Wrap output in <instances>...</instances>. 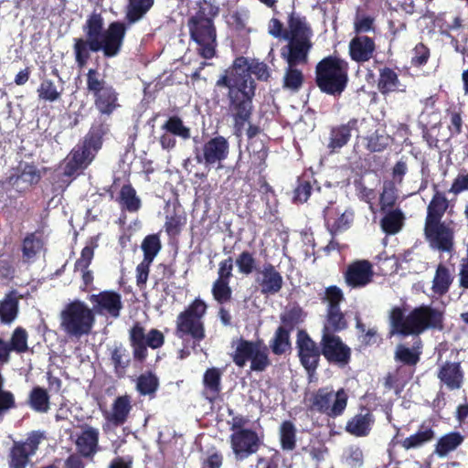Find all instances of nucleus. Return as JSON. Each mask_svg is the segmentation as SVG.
I'll return each instance as SVG.
<instances>
[{
	"mask_svg": "<svg viewBox=\"0 0 468 468\" xmlns=\"http://www.w3.org/2000/svg\"><path fill=\"white\" fill-rule=\"evenodd\" d=\"M453 280L454 276L450 268L443 263H439L432 280V292L439 296L445 295L449 292Z\"/></svg>",
	"mask_w": 468,
	"mask_h": 468,
	"instance_id": "a19ab883",
	"label": "nucleus"
},
{
	"mask_svg": "<svg viewBox=\"0 0 468 468\" xmlns=\"http://www.w3.org/2000/svg\"><path fill=\"white\" fill-rule=\"evenodd\" d=\"M296 427L291 420H283L279 428V440L282 450L293 451L296 448Z\"/></svg>",
	"mask_w": 468,
	"mask_h": 468,
	"instance_id": "8fccbe9b",
	"label": "nucleus"
},
{
	"mask_svg": "<svg viewBox=\"0 0 468 468\" xmlns=\"http://www.w3.org/2000/svg\"><path fill=\"white\" fill-rule=\"evenodd\" d=\"M287 24L288 28H284L280 19L272 17L268 26V32L271 36L287 40V44L282 48L281 52H290L295 47L297 48L313 47V29L305 16L292 12L288 16Z\"/></svg>",
	"mask_w": 468,
	"mask_h": 468,
	"instance_id": "423d86ee",
	"label": "nucleus"
},
{
	"mask_svg": "<svg viewBox=\"0 0 468 468\" xmlns=\"http://www.w3.org/2000/svg\"><path fill=\"white\" fill-rule=\"evenodd\" d=\"M314 183H316V180L312 176L307 174H303L300 176L297 179V184L293 190V203L303 204L306 202L312 194Z\"/></svg>",
	"mask_w": 468,
	"mask_h": 468,
	"instance_id": "3c124183",
	"label": "nucleus"
},
{
	"mask_svg": "<svg viewBox=\"0 0 468 468\" xmlns=\"http://www.w3.org/2000/svg\"><path fill=\"white\" fill-rule=\"evenodd\" d=\"M256 282L264 295H275L283 286V278L270 262L264 263L261 269L257 270Z\"/></svg>",
	"mask_w": 468,
	"mask_h": 468,
	"instance_id": "a878e982",
	"label": "nucleus"
},
{
	"mask_svg": "<svg viewBox=\"0 0 468 468\" xmlns=\"http://www.w3.org/2000/svg\"><path fill=\"white\" fill-rule=\"evenodd\" d=\"M94 323L93 311L80 300L70 302L60 313V327L69 337L90 335Z\"/></svg>",
	"mask_w": 468,
	"mask_h": 468,
	"instance_id": "1a4fd4ad",
	"label": "nucleus"
},
{
	"mask_svg": "<svg viewBox=\"0 0 468 468\" xmlns=\"http://www.w3.org/2000/svg\"><path fill=\"white\" fill-rule=\"evenodd\" d=\"M84 37L73 38L72 52L79 69L87 67L91 53L101 51L105 58L119 55L123 45L127 27L123 22H112L104 29V19L101 13L92 12L81 27Z\"/></svg>",
	"mask_w": 468,
	"mask_h": 468,
	"instance_id": "7ed1b4c3",
	"label": "nucleus"
},
{
	"mask_svg": "<svg viewBox=\"0 0 468 468\" xmlns=\"http://www.w3.org/2000/svg\"><path fill=\"white\" fill-rule=\"evenodd\" d=\"M247 151L250 154V166L249 170H251L254 174H261L267 167L266 159L269 154V147L267 142L254 141L248 144Z\"/></svg>",
	"mask_w": 468,
	"mask_h": 468,
	"instance_id": "72a5a7b5",
	"label": "nucleus"
},
{
	"mask_svg": "<svg viewBox=\"0 0 468 468\" xmlns=\"http://www.w3.org/2000/svg\"><path fill=\"white\" fill-rule=\"evenodd\" d=\"M398 200V189L394 181H385L379 195V207L381 212L394 209Z\"/></svg>",
	"mask_w": 468,
	"mask_h": 468,
	"instance_id": "864d4df0",
	"label": "nucleus"
},
{
	"mask_svg": "<svg viewBox=\"0 0 468 468\" xmlns=\"http://www.w3.org/2000/svg\"><path fill=\"white\" fill-rule=\"evenodd\" d=\"M205 398L214 402L221 392V371L218 367L207 368L203 376Z\"/></svg>",
	"mask_w": 468,
	"mask_h": 468,
	"instance_id": "4c0bfd02",
	"label": "nucleus"
},
{
	"mask_svg": "<svg viewBox=\"0 0 468 468\" xmlns=\"http://www.w3.org/2000/svg\"><path fill=\"white\" fill-rule=\"evenodd\" d=\"M154 0H128L125 7V20L129 25L142 20L153 7Z\"/></svg>",
	"mask_w": 468,
	"mask_h": 468,
	"instance_id": "79ce46f5",
	"label": "nucleus"
},
{
	"mask_svg": "<svg viewBox=\"0 0 468 468\" xmlns=\"http://www.w3.org/2000/svg\"><path fill=\"white\" fill-rule=\"evenodd\" d=\"M133 410V399L129 394L121 395L115 398L111 410L103 412L106 423L102 429L106 431V426L120 427L127 422Z\"/></svg>",
	"mask_w": 468,
	"mask_h": 468,
	"instance_id": "b1692460",
	"label": "nucleus"
},
{
	"mask_svg": "<svg viewBox=\"0 0 468 468\" xmlns=\"http://www.w3.org/2000/svg\"><path fill=\"white\" fill-rule=\"evenodd\" d=\"M41 177L40 170L33 162L20 161L16 167L11 169L10 175L6 179L7 185L12 186L18 192L22 193L37 185Z\"/></svg>",
	"mask_w": 468,
	"mask_h": 468,
	"instance_id": "aec40b11",
	"label": "nucleus"
},
{
	"mask_svg": "<svg viewBox=\"0 0 468 468\" xmlns=\"http://www.w3.org/2000/svg\"><path fill=\"white\" fill-rule=\"evenodd\" d=\"M85 83L86 92L92 97L93 105L100 115L64 160L63 176L72 179L82 174L95 159L102 147L103 137L110 132L107 118L121 107L119 92L98 69H88Z\"/></svg>",
	"mask_w": 468,
	"mask_h": 468,
	"instance_id": "f257e3e1",
	"label": "nucleus"
},
{
	"mask_svg": "<svg viewBox=\"0 0 468 468\" xmlns=\"http://www.w3.org/2000/svg\"><path fill=\"white\" fill-rule=\"evenodd\" d=\"M164 133L159 137V144L164 150H172L176 145V137L187 140L191 136L190 128L184 124L183 120L177 116H170L162 125Z\"/></svg>",
	"mask_w": 468,
	"mask_h": 468,
	"instance_id": "5701e85b",
	"label": "nucleus"
},
{
	"mask_svg": "<svg viewBox=\"0 0 468 468\" xmlns=\"http://www.w3.org/2000/svg\"><path fill=\"white\" fill-rule=\"evenodd\" d=\"M231 357L233 363L239 367H243L248 361H250V367L254 372H263L271 364L269 349L262 339L250 341L239 338Z\"/></svg>",
	"mask_w": 468,
	"mask_h": 468,
	"instance_id": "9d476101",
	"label": "nucleus"
},
{
	"mask_svg": "<svg viewBox=\"0 0 468 468\" xmlns=\"http://www.w3.org/2000/svg\"><path fill=\"white\" fill-rule=\"evenodd\" d=\"M99 440L100 431L97 428L88 424L82 426L81 432L75 441L77 453L86 459L92 460L101 450Z\"/></svg>",
	"mask_w": 468,
	"mask_h": 468,
	"instance_id": "c85d7f7f",
	"label": "nucleus"
},
{
	"mask_svg": "<svg viewBox=\"0 0 468 468\" xmlns=\"http://www.w3.org/2000/svg\"><path fill=\"white\" fill-rule=\"evenodd\" d=\"M366 140V148L371 153L383 152L390 144V137L387 134L379 133L378 131L367 136Z\"/></svg>",
	"mask_w": 468,
	"mask_h": 468,
	"instance_id": "bf43d9fd",
	"label": "nucleus"
},
{
	"mask_svg": "<svg viewBox=\"0 0 468 468\" xmlns=\"http://www.w3.org/2000/svg\"><path fill=\"white\" fill-rule=\"evenodd\" d=\"M207 309V303L202 299L196 298L176 316L175 335L183 342H191L193 350L206 338L203 318Z\"/></svg>",
	"mask_w": 468,
	"mask_h": 468,
	"instance_id": "6e6552de",
	"label": "nucleus"
},
{
	"mask_svg": "<svg viewBox=\"0 0 468 468\" xmlns=\"http://www.w3.org/2000/svg\"><path fill=\"white\" fill-rule=\"evenodd\" d=\"M142 250L145 261H154L156 255L162 249V244L158 234L147 235L142 242Z\"/></svg>",
	"mask_w": 468,
	"mask_h": 468,
	"instance_id": "4d7b16f0",
	"label": "nucleus"
},
{
	"mask_svg": "<svg viewBox=\"0 0 468 468\" xmlns=\"http://www.w3.org/2000/svg\"><path fill=\"white\" fill-rule=\"evenodd\" d=\"M374 270L367 260H356L347 265L343 272L345 283L350 289H362L373 282Z\"/></svg>",
	"mask_w": 468,
	"mask_h": 468,
	"instance_id": "412c9836",
	"label": "nucleus"
},
{
	"mask_svg": "<svg viewBox=\"0 0 468 468\" xmlns=\"http://www.w3.org/2000/svg\"><path fill=\"white\" fill-rule=\"evenodd\" d=\"M389 335H417L432 329L441 331L444 328V312L431 305L415 307L405 317L403 310L393 307L389 314Z\"/></svg>",
	"mask_w": 468,
	"mask_h": 468,
	"instance_id": "20e7f679",
	"label": "nucleus"
},
{
	"mask_svg": "<svg viewBox=\"0 0 468 468\" xmlns=\"http://www.w3.org/2000/svg\"><path fill=\"white\" fill-rule=\"evenodd\" d=\"M322 353L329 364L346 367L351 361L352 350L339 335L322 333L320 341Z\"/></svg>",
	"mask_w": 468,
	"mask_h": 468,
	"instance_id": "a211bd4d",
	"label": "nucleus"
},
{
	"mask_svg": "<svg viewBox=\"0 0 468 468\" xmlns=\"http://www.w3.org/2000/svg\"><path fill=\"white\" fill-rule=\"evenodd\" d=\"M46 439V432L37 430L28 432L24 440L13 441L6 455L8 468H27Z\"/></svg>",
	"mask_w": 468,
	"mask_h": 468,
	"instance_id": "9b49d317",
	"label": "nucleus"
},
{
	"mask_svg": "<svg viewBox=\"0 0 468 468\" xmlns=\"http://www.w3.org/2000/svg\"><path fill=\"white\" fill-rule=\"evenodd\" d=\"M296 348L301 365L309 374H314L323 355L322 346L313 340L305 330L301 329L297 333Z\"/></svg>",
	"mask_w": 468,
	"mask_h": 468,
	"instance_id": "f3484780",
	"label": "nucleus"
},
{
	"mask_svg": "<svg viewBox=\"0 0 468 468\" xmlns=\"http://www.w3.org/2000/svg\"><path fill=\"white\" fill-rule=\"evenodd\" d=\"M424 237L432 250L451 253L454 250L455 229L452 220L424 222Z\"/></svg>",
	"mask_w": 468,
	"mask_h": 468,
	"instance_id": "2eb2a0df",
	"label": "nucleus"
},
{
	"mask_svg": "<svg viewBox=\"0 0 468 468\" xmlns=\"http://www.w3.org/2000/svg\"><path fill=\"white\" fill-rule=\"evenodd\" d=\"M321 301L327 303L326 309L340 308V303L345 301V295L338 286L330 285L325 288Z\"/></svg>",
	"mask_w": 468,
	"mask_h": 468,
	"instance_id": "052dcab7",
	"label": "nucleus"
},
{
	"mask_svg": "<svg viewBox=\"0 0 468 468\" xmlns=\"http://www.w3.org/2000/svg\"><path fill=\"white\" fill-rule=\"evenodd\" d=\"M464 437L459 431H452L441 436L435 444L434 453L443 458L455 451L463 442Z\"/></svg>",
	"mask_w": 468,
	"mask_h": 468,
	"instance_id": "c03bdc74",
	"label": "nucleus"
},
{
	"mask_svg": "<svg viewBox=\"0 0 468 468\" xmlns=\"http://www.w3.org/2000/svg\"><path fill=\"white\" fill-rule=\"evenodd\" d=\"M324 218L327 230L332 236L350 228L354 214L350 211L340 212L333 204L324 209Z\"/></svg>",
	"mask_w": 468,
	"mask_h": 468,
	"instance_id": "7c9ffc66",
	"label": "nucleus"
},
{
	"mask_svg": "<svg viewBox=\"0 0 468 468\" xmlns=\"http://www.w3.org/2000/svg\"><path fill=\"white\" fill-rule=\"evenodd\" d=\"M229 443L235 460L243 462L260 450L262 438L253 429L239 431L229 435Z\"/></svg>",
	"mask_w": 468,
	"mask_h": 468,
	"instance_id": "6ab92c4d",
	"label": "nucleus"
},
{
	"mask_svg": "<svg viewBox=\"0 0 468 468\" xmlns=\"http://www.w3.org/2000/svg\"><path fill=\"white\" fill-rule=\"evenodd\" d=\"M50 398L48 391L41 387H34L28 396L29 407L39 413H46L50 408Z\"/></svg>",
	"mask_w": 468,
	"mask_h": 468,
	"instance_id": "09e8293b",
	"label": "nucleus"
},
{
	"mask_svg": "<svg viewBox=\"0 0 468 468\" xmlns=\"http://www.w3.org/2000/svg\"><path fill=\"white\" fill-rule=\"evenodd\" d=\"M375 422L374 415L371 411L362 407L360 411L347 420L346 424V431L356 437H366L371 430Z\"/></svg>",
	"mask_w": 468,
	"mask_h": 468,
	"instance_id": "2f4dec72",
	"label": "nucleus"
},
{
	"mask_svg": "<svg viewBox=\"0 0 468 468\" xmlns=\"http://www.w3.org/2000/svg\"><path fill=\"white\" fill-rule=\"evenodd\" d=\"M430 58V49L423 43H418L413 48V57L411 58V65L414 67H421L425 65Z\"/></svg>",
	"mask_w": 468,
	"mask_h": 468,
	"instance_id": "338daca9",
	"label": "nucleus"
},
{
	"mask_svg": "<svg viewBox=\"0 0 468 468\" xmlns=\"http://www.w3.org/2000/svg\"><path fill=\"white\" fill-rule=\"evenodd\" d=\"M434 439V430L430 425L422 423L415 433L399 441V444L406 451L416 450L431 442Z\"/></svg>",
	"mask_w": 468,
	"mask_h": 468,
	"instance_id": "e433bc0d",
	"label": "nucleus"
},
{
	"mask_svg": "<svg viewBox=\"0 0 468 468\" xmlns=\"http://www.w3.org/2000/svg\"><path fill=\"white\" fill-rule=\"evenodd\" d=\"M45 245L42 232L36 230L27 233L22 240L21 251L23 261L29 263L33 261Z\"/></svg>",
	"mask_w": 468,
	"mask_h": 468,
	"instance_id": "c9c22d12",
	"label": "nucleus"
},
{
	"mask_svg": "<svg viewBox=\"0 0 468 468\" xmlns=\"http://www.w3.org/2000/svg\"><path fill=\"white\" fill-rule=\"evenodd\" d=\"M270 348L276 356H282L292 350L291 332L278 326L270 341Z\"/></svg>",
	"mask_w": 468,
	"mask_h": 468,
	"instance_id": "de8ad7c7",
	"label": "nucleus"
},
{
	"mask_svg": "<svg viewBox=\"0 0 468 468\" xmlns=\"http://www.w3.org/2000/svg\"><path fill=\"white\" fill-rule=\"evenodd\" d=\"M116 201L122 211L136 213L142 207V200L138 197L135 188L130 183L121 187Z\"/></svg>",
	"mask_w": 468,
	"mask_h": 468,
	"instance_id": "58836bf2",
	"label": "nucleus"
},
{
	"mask_svg": "<svg viewBox=\"0 0 468 468\" xmlns=\"http://www.w3.org/2000/svg\"><path fill=\"white\" fill-rule=\"evenodd\" d=\"M229 153V141L224 136L218 135L205 142L201 151L197 148L195 149V159L207 167L218 165V168H220L221 163L227 159Z\"/></svg>",
	"mask_w": 468,
	"mask_h": 468,
	"instance_id": "dca6fc26",
	"label": "nucleus"
},
{
	"mask_svg": "<svg viewBox=\"0 0 468 468\" xmlns=\"http://www.w3.org/2000/svg\"><path fill=\"white\" fill-rule=\"evenodd\" d=\"M129 341L133 349V359L143 363L148 356L147 347L157 349L165 344L164 334L155 328L145 334V328L139 322H135L129 330Z\"/></svg>",
	"mask_w": 468,
	"mask_h": 468,
	"instance_id": "ddd939ff",
	"label": "nucleus"
},
{
	"mask_svg": "<svg viewBox=\"0 0 468 468\" xmlns=\"http://www.w3.org/2000/svg\"><path fill=\"white\" fill-rule=\"evenodd\" d=\"M436 376L441 388L445 386L449 390H457L463 385L464 371L461 362L445 361L438 367Z\"/></svg>",
	"mask_w": 468,
	"mask_h": 468,
	"instance_id": "bb28decb",
	"label": "nucleus"
},
{
	"mask_svg": "<svg viewBox=\"0 0 468 468\" xmlns=\"http://www.w3.org/2000/svg\"><path fill=\"white\" fill-rule=\"evenodd\" d=\"M385 216L380 220V227L387 235H395L399 233L405 220V216L400 208L389 209L384 212Z\"/></svg>",
	"mask_w": 468,
	"mask_h": 468,
	"instance_id": "a18cd8bd",
	"label": "nucleus"
},
{
	"mask_svg": "<svg viewBox=\"0 0 468 468\" xmlns=\"http://www.w3.org/2000/svg\"><path fill=\"white\" fill-rule=\"evenodd\" d=\"M434 194L427 206L424 222L442 221V218L449 208L450 202L445 194L433 185Z\"/></svg>",
	"mask_w": 468,
	"mask_h": 468,
	"instance_id": "f704fd0d",
	"label": "nucleus"
},
{
	"mask_svg": "<svg viewBox=\"0 0 468 468\" xmlns=\"http://www.w3.org/2000/svg\"><path fill=\"white\" fill-rule=\"evenodd\" d=\"M90 301L93 305L91 310L94 314H108L112 318H118L123 307L121 294L111 290L91 294Z\"/></svg>",
	"mask_w": 468,
	"mask_h": 468,
	"instance_id": "4be33fe9",
	"label": "nucleus"
},
{
	"mask_svg": "<svg viewBox=\"0 0 468 468\" xmlns=\"http://www.w3.org/2000/svg\"><path fill=\"white\" fill-rule=\"evenodd\" d=\"M399 86L400 80L399 75L393 69L384 67L379 69L378 90L382 95H388L391 92L401 90Z\"/></svg>",
	"mask_w": 468,
	"mask_h": 468,
	"instance_id": "37998d69",
	"label": "nucleus"
},
{
	"mask_svg": "<svg viewBox=\"0 0 468 468\" xmlns=\"http://www.w3.org/2000/svg\"><path fill=\"white\" fill-rule=\"evenodd\" d=\"M354 131H358V120L356 118H351L346 123L331 126L326 145L329 153H338L346 146L351 140Z\"/></svg>",
	"mask_w": 468,
	"mask_h": 468,
	"instance_id": "393cba45",
	"label": "nucleus"
},
{
	"mask_svg": "<svg viewBox=\"0 0 468 468\" xmlns=\"http://www.w3.org/2000/svg\"><path fill=\"white\" fill-rule=\"evenodd\" d=\"M305 313L299 305L286 309L280 316L282 324L280 327H285L292 332L298 324L303 322Z\"/></svg>",
	"mask_w": 468,
	"mask_h": 468,
	"instance_id": "5fc2aeb1",
	"label": "nucleus"
},
{
	"mask_svg": "<svg viewBox=\"0 0 468 468\" xmlns=\"http://www.w3.org/2000/svg\"><path fill=\"white\" fill-rule=\"evenodd\" d=\"M376 51L375 39L366 35L354 37L348 45L350 58L358 64L368 62L375 56Z\"/></svg>",
	"mask_w": 468,
	"mask_h": 468,
	"instance_id": "c756f323",
	"label": "nucleus"
},
{
	"mask_svg": "<svg viewBox=\"0 0 468 468\" xmlns=\"http://www.w3.org/2000/svg\"><path fill=\"white\" fill-rule=\"evenodd\" d=\"M159 388V379L154 373L147 371L137 378L136 390L142 396L154 398Z\"/></svg>",
	"mask_w": 468,
	"mask_h": 468,
	"instance_id": "603ef678",
	"label": "nucleus"
},
{
	"mask_svg": "<svg viewBox=\"0 0 468 468\" xmlns=\"http://www.w3.org/2000/svg\"><path fill=\"white\" fill-rule=\"evenodd\" d=\"M348 62L337 56H327L315 66V83L327 95L339 97L348 84Z\"/></svg>",
	"mask_w": 468,
	"mask_h": 468,
	"instance_id": "0eeeda50",
	"label": "nucleus"
},
{
	"mask_svg": "<svg viewBox=\"0 0 468 468\" xmlns=\"http://www.w3.org/2000/svg\"><path fill=\"white\" fill-rule=\"evenodd\" d=\"M252 74L262 81L270 78L269 68L265 63L250 64L245 57H239L216 81V87L228 90L226 112L232 119L234 134L238 137L242 134L254 112L253 99L257 85Z\"/></svg>",
	"mask_w": 468,
	"mask_h": 468,
	"instance_id": "f03ea898",
	"label": "nucleus"
},
{
	"mask_svg": "<svg viewBox=\"0 0 468 468\" xmlns=\"http://www.w3.org/2000/svg\"><path fill=\"white\" fill-rule=\"evenodd\" d=\"M224 457L218 451L208 452L206 457L201 459L200 468H221Z\"/></svg>",
	"mask_w": 468,
	"mask_h": 468,
	"instance_id": "774afa93",
	"label": "nucleus"
},
{
	"mask_svg": "<svg viewBox=\"0 0 468 468\" xmlns=\"http://www.w3.org/2000/svg\"><path fill=\"white\" fill-rule=\"evenodd\" d=\"M110 360L115 376L119 378H123L132 362L127 348L122 344L115 345L110 349Z\"/></svg>",
	"mask_w": 468,
	"mask_h": 468,
	"instance_id": "ea45409f",
	"label": "nucleus"
},
{
	"mask_svg": "<svg viewBox=\"0 0 468 468\" xmlns=\"http://www.w3.org/2000/svg\"><path fill=\"white\" fill-rule=\"evenodd\" d=\"M63 89L58 90L55 82L49 79H43L37 90L39 101L54 102L61 98Z\"/></svg>",
	"mask_w": 468,
	"mask_h": 468,
	"instance_id": "6e6d98bb",
	"label": "nucleus"
},
{
	"mask_svg": "<svg viewBox=\"0 0 468 468\" xmlns=\"http://www.w3.org/2000/svg\"><path fill=\"white\" fill-rule=\"evenodd\" d=\"M236 265L239 268L240 273L249 275L252 273L256 269V259L252 252L249 250H243L236 259Z\"/></svg>",
	"mask_w": 468,
	"mask_h": 468,
	"instance_id": "0e129e2a",
	"label": "nucleus"
},
{
	"mask_svg": "<svg viewBox=\"0 0 468 468\" xmlns=\"http://www.w3.org/2000/svg\"><path fill=\"white\" fill-rule=\"evenodd\" d=\"M23 296L18 291L12 289L0 301V322L4 324H12L19 314V301Z\"/></svg>",
	"mask_w": 468,
	"mask_h": 468,
	"instance_id": "473e14b6",
	"label": "nucleus"
},
{
	"mask_svg": "<svg viewBox=\"0 0 468 468\" xmlns=\"http://www.w3.org/2000/svg\"><path fill=\"white\" fill-rule=\"evenodd\" d=\"M348 327V323L346 319L345 314L341 308L326 309L325 323L323 327L322 333H335L342 332Z\"/></svg>",
	"mask_w": 468,
	"mask_h": 468,
	"instance_id": "49530a36",
	"label": "nucleus"
},
{
	"mask_svg": "<svg viewBox=\"0 0 468 468\" xmlns=\"http://www.w3.org/2000/svg\"><path fill=\"white\" fill-rule=\"evenodd\" d=\"M212 294L214 299L220 304L230 301L232 291L229 287V282L216 280L212 285Z\"/></svg>",
	"mask_w": 468,
	"mask_h": 468,
	"instance_id": "e2e57ef3",
	"label": "nucleus"
},
{
	"mask_svg": "<svg viewBox=\"0 0 468 468\" xmlns=\"http://www.w3.org/2000/svg\"><path fill=\"white\" fill-rule=\"evenodd\" d=\"M348 401V395L341 388L336 392L332 388H318L310 399L309 409L329 418H337L344 414Z\"/></svg>",
	"mask_w": 468,
	"mask_h": 468,
	"instance_id": "f8f14e48",
	"label": "nucleus"
},
{
	"mask_svg": "<svg viewBox=\"0 0 468 468\" xmlns=\"http://www.w3.org/2000/svg\"><path fill=\"white\" fill-rule=\"evenodd\" d=\"M208 5V12L200 7L187 22L190 38L197 43V54L205 58L210 59L216 56L217 28L214 18L219 14L220 8L211 3L205 1Z\"/></svg>",
	"mask_w": 468,
	"mask_h": 468,
	"instance_id": "39448f33",
	"label": "nucleus"
},
{
	"mask_svg": "<svg viewBox=\"0 0 468 468\" xmlns=\"http://www.w3.org/2000/svg\"><path fill=\"white\" fill-rule=\"evenodd\" d=\"M422 354V341L416 337L411 348L399 344L395 349L394 359L400 363V367H407L410 371L407 372L406 379H410L415 372V367L420 360Z\"/></svg>",
	"mask_w": 468,
	"mask_h": 468,
	"instance_id": "cd10ccee",
	"label": "nucleus"
},
{
	"mask_svg": "<svg viewBox=\"0 0 468 468\" xmlns=\"http://www.w3.org/2000/svg\"><path fill=\"white\" fill-rule=\"evenodd\" d=\"M97 247L94 245H87L85 246L80 252V257L76 261L74 264V271H85L89 269L93 258H94V250Z\"/></svg>",
	"mask_w": 468,
	"mask_h": 468,
	"instance_id": "69168bd1",
	"label": "nucleus"
},
{
	"mask_svg": "<svg viewBox=\"0 0 468 468\" xmlns=\"http://www.w3.org/2000/svg\"><path fill=\"white\" fill-rule=\"evenodd\" d=\"M282 462L281 452L275 448H269L268 454L259 456L257 459V468H279Z\"/></svg>",
	"mask_w": 468,
	"mask_h": 468,
	"instance_id": "680f3d73",
	"label": "nucleus"
},
{
	"mask_svg": "<svg viewBox=\"0 0 468 468\" xmlns=\"http://www.w3.org/2000/svg\"><path fill=\"white\" fill-rule=\"evenodd\" d=\"M313 47L295 48L290 52H281V57L286 61L287 67L282 78V88L291 92H298L304 82V76L298 65L308 63L309 53Z\"/></svg>",
	"mask_w": 468,
	"mask_h": 468,
	"instance_id": "4468645a",
	"label": "nucleus"
},
{
	"mask_svg": "<svg viewBox=\"0 0 468 468\" xmlns=\"http://www.w3.org/2000/svg\"><path fill=\"white\" fill-rule=\"evenodd\" d=\"M28 335L25 328L18 326L16 327L11 335L8 346L11 351H15L17 354L26 353L28 349L27 346Z\"/></svg>",
	"mask_w": 468,
	"mask_h": 468,
	"instance_id": "13d9d810",
	"label": "nucleus"
}]
</instances>
